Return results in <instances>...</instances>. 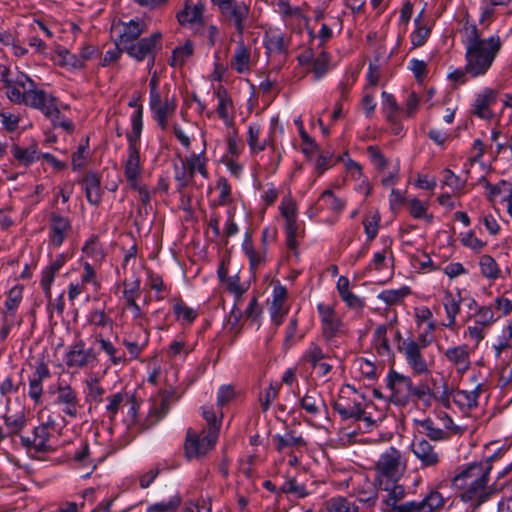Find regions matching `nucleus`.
Returning <instances> with one entry per match:
<instances>
[{
    "instance_id": "nucleus-1",
    "label": "nucleus",
    "mask_w": 512,
    "mask_h": 512,
    "mask_svg": "<svg viewBox=\"0 0 512 512\" xmlns=\"http://www.w3.org/2000/svg\"><path fill=\"white\" fill-rule=\"evenodd\" d=\"M492 459L473 462L463 466L452 479L459 499L475 510L496 494L494 484H489Z\"/></svg>"
},
{
    "instance_id": "nucleus-45",
    "label": "nucleus",
    "mask_w": 512,
    "mask_h": 512,
    "mask_svg": "<svg viewBox=\"0 0 512 512\" xmlns=\"http://www.w3.org/2000/svg\"><path fill=\"white\" fill-rule=\"evenodd\" d=\"M126 399L127 394L122 392H117L106 397L108 403L105 406V412L110 422H113L115 420V417L119 412L120 407L126 402Z\"/></svg>"
},
{
    "instance_id": "nucleus-36",
    "label": "nucleus",
    "mask_w": 512,
    "mask_h": 512,
    "mask_svg": "<svg viewBox=\"0 0 512 512\" xmlns=\"http://www.w3.org/2000/svg\"><path fill=\"white\" fill-rule=\"evenodd\" d=\"M300 406L307 413L317 415L320 412V407L325 406V402L319 392L316 390H309L300 399Z\"/></svg>"
},
{
    "instance_id": "nucleus-49",
    "label": "nucleus",
    "mask_w": 512,
    "mask_h": 512,
    "mask_svg": "<svg viewBox=\"0 0 512 512\" xmlns=\"http://www.w3.org/2000/svg\"><path fill=\"white\" fill-rule=\"evenodd\" d=\"M4 423L7 428V436H13L18 434L26 425V418L23 413L15 415H4Z\"/></svg>"
},
{
    "instance_id": "nucleus-17",
    "label": "nucleus",
    "mask_w": 512,
    "mask_h": 512,
    "mask_svg": "<svg viewBox=\"0 0 512 512\" xmlns=\"http://www.w3.org/2000/svg\"><path fill=\"white\" fill-rule=\"evenodd\" d=\"M498 95V90L485 88L482 93L476 95L472 114L483 120H491L494 117L491 107L497 102Z\"/></svg>"
},
{
    "instance_id": "nucleus-30",
    "label": "nucleus",
    "mask_w": 512,
    "mask_h": 512,
    "mask_svg": "<svg viewBox=\"0 0 512 512\" xmlns=\"http://www.w3.org/2000/svg\"><path fill=\"white\" fill-rule=\"evenodd\" d=\"M251 52L242 38L238 41L234 55L231 58L230 65L237 73L243 74L250 70Z\"/></svg>"
},
{
    "instance_id": "nucleus-40",
    "label": "nucleus",
    "mask_w": 512,
    "mask_h": 512,
    "mask_svg": "<svg viewBox=\"0 0 512 512\" xmlns=\"http://www.w3.org/2000/svg\"><path fill=\"white\" fill-rule=\"evenodd\" d=\"M320 209H328L337 214L341 213L345 207V201L338 198L332 190H324L318 198Z\"/></svg>"
},
{
    "instance_id": "nucleus-23",
    "label": "nucleus",
    "mask_w": 512,
    "mask_h": 512,
    "mask_svg": "<svg viewBox=\"0 0 512 512\" xmlns=\"http://www.w3.org/2000/svg\"><path fill=\"white\" fill-rule=\"evenodd\" d=\"M51 375L50 369L47 363L42 359L37 362L35 367V371L32 374V377L29 379V397L34 401L35 404H39L41 402V396L43 393V385L42 382L44 379L49 378Z\"/></svg>"
},
{
    "instance_id": "nucleus-12",
    "label": "nucleus",
    "mask_w": 512,
    "mask_h": 512,
    "mask_svg": "<svg viewBox=\"0 0 512 512\" xmlns=\"http://www.w3.org/2000/svg\"><path fill=\"white\" fill-rule=\"evenodd\" d=\"M445 504V499L437 490H431L421 501H408L394 506L387 512H435Z\"/></svg>"
},
{
    "instance_id": "nucleus-32",
    "label": "nucleus",
    "mask_w": 512,
    "mask_h": 512,
    "mask_svg": "<svg viewBox=\"0 0 512 512\" xmlns=\"http://www.w3.org/2000/svg\"><path fill=\"white\" fill-rule=\"evenodd\" d=\"M408 404L412 402L423 401L429 403L431 397H436L434 389L430 388L426 382L420 381L415 385L412 379H409L408 386Z\"/></svg>"
},
{
    "instance_id": "nucleus-13",
    "label": "nucleus",
    "mask_w": 512,
    "mask_h": 512,
    "mask_svg": "<svg viewBox=\"0 0 512 512\" xmlns=\"http://www.w3.org/2000/svg\"><path fill=\"white\" fill-rule=\"evenodd\" d=\"M134 133H127L128 156L124 164V174L127 180L138 178L141 173L139 128L134 127Z\"/></svg>"
},
{
    "instance_id": "nucleus-15",
    "label": "nucleus",
    "mask_w": 512,
    "mask_h": 512,
    "mask_svg": "<svg viewBox=\"0 0 512 512\" xmlns=\"http://www.w3.org/2000/svg\"><path fill=\"white\" fill-rule=\"evenodd\" d=\"M317 310L320 315L322 337L326 342H330L341 333L343 323L331 306L320 303Z\"/></svg>"
},
{
    "instance_id": "nucleus-46",
    "label": "nucleus",
    "mask_w": 512,
    "mask_h": 512,
    "mask_svg": "<svg viewBox=\"0 0 512 512\" xmlns=\"http://www.w3.org/2000/svg\"><path fill=\"white\" fill-rule=\"evenodd\" d=\"M410 293V288L403 286L400 289L384 290L378 295V298L382 300L386 305L393 306L400 304L403 299Z\"/></svg>"
},
{
    "instance_id": "nucleus-21",
    "label": "nucleus",
    "mask_w": 512,
    "mask_h": 512,
    "mask_svg": "<svg viewBox=\"0 0 512 512\" xmlns=\"http://www.w3.org/2000/svg\"><path fill=\"white\" fill-rule=\"evenodd\" d=\"M205 5L201 1L192 4L190 0H186L183 8L177 12L176 19L181 26L187 25H204Z\"/></svg>"
},
{
    "instance_id": "nucleus-59",
    "label": "nucleus",
    "mask_w": 512,
    "mask_h": 512,
    "mask_svg": "<svg viewBox=\"0 0 512 512\" xmlns=\"http://www.w3.org/2000/svg\"><path fill=\"white\" fill-rule=\"evenodd\" d=\"M193 347L187 345L186 341L184 339H176L171 342L169 347L166 350V355L170 359L176 358L181 353L188 355L190 352H192Z\"/></svg>"
},
{
    "instance_id": "nucleus-34",
    "label": "nucleus",
    "mask_w": 512,
    "mask_h": 512,
    "mask_svg": "<svg viewBox=\"0 0 512 512\" xmlns=\"http://www.w3.org/2000/svg\"><path fill=\"white\" fill-rule=\"evenodd\" d=\"M95 342L100 344L101 350L109 356L113 365L124 364L127 362L125 352L116 348L109 340L105 339L101 333L95 336Z\"/></svg>"
},
{
    "instance_id": "nucleus-63",
    "label": "nucleus",
    "mask_w": 512,
    "mask_h": 512,
    "mask_svg": "<svg viewBox=\"0 0 512 512\" xmlns=\"http://www.w3.org/2000/svg\"><path fill=\"white\" fill-rule=\"evenodd\" d=\"M329 54L322 51L314 60L312 71L315 74V78H321L328 70Z\"/></svg>"
},
{
    "instance_id": "nucleus-39",
    "label": "nucleus",
    "mask_w": 512,
    "mask_h": 512,
    "mask_svg": "<svg viewBox=\"0 0 512 512\" xmlns=\"http://www.w3.org/2000/svg\"><path fill=\"white\" fill-rule=\"evenodd\" d=\"M169 409L170 403L164 401L163 398H160L159 403L155 402L153 407L150 409L144 423L142 424V429H148L155 425L168 413Z\"/></svg>"
},
{
    "instance_id": "nucleus-5",
    "label": "nucleus",
    "mask_w": 512,
    "mask_h": 512,
    "mask_svg": "<svg viewBox=\"0 0 512 512\" xmlns=\"http://www.w3.org/2000/svg\"><path fill=\"white\" fill-rule=\"evenodd\" d=\"M163 35L160 31L153 32L147 37L139 38L132 45L124 50L131 58L138 62L148 60V68L152 69L155 65L156 55L162 49Z\"/></svg>"
},
{
    "instance_id": "nucleus-20",
    "label": "nucleus",
    "mask_w": 512,
    "mask_h": 512,
    "mask_svg": "<svg viewBox=\"0 0 512 512\" xmlns=\"http://www.w3.org/2000/svg\"><path fill=\"white\" fill-rule=\"evenodd\" d=\"M50 432L45 426H37L33 431V438L21 437L22 445L28 449H33L36 453H50L55 448L50 444Z\"/></svg>"
},
{
    "instance_id": "nucleus-52",
    "label": "nucleus",
    "mask_w": 512,
    "mask_h": 512,
    "mask_svg": "<svg viewBox=\"0 0 512 512\" xmlns=\"http://www.w3.org/2000/svg\"><path fill=\"white\" fill-rule=\"evenodd\" d=\"M175 169V180L177 182V192L180 195L181 202H184V198L186 197V188L188 186H193L195 184L194 178H189L190 176L186 173V170H180L178 165H174Z\"/></svg>"
},
{
    "instance_id": "nucleus-56",
    "label": "nucleus",
    "mask_w": 512,
    "mask_h": 512,
    "mask_svg": "<svg viewBox=\"0 0 512 512\" xmlns=\"http://www.w3.org/2000/svg\"><path fill=\"white\" fill-rule=\"evenodd\" d=\"M140 280H136L132 283V287L130 289H124L123 297L126 301L128 307L132 308L136 314H140V307L136 303V299L140 295Z\"/></svg>"
},
{
    "instance_id": "nucleus-31",
    "label": "nucleus",
    "mask_w": 512,
    "mask_h": 512,
    "mask_svg": "<svg viewBox=\"0 0 512 512\" xmlns=\"http://www.w3.org/2000/svg\"><path fill=\"white\" fill-rule=\"evenodd\" d=\"M272 442L279 453H283L288 448H303L307 445L304 438L300 435L296 436L292 430L287 431L285 435H274Z\"/></svg>"
},
{
    "instance_id": "nucleus-9",
    "label": "nucleus",
    "mask_w": 512,
    "mask_h": 512,
    "mask_svg": "<svg viewBox=\"0 0 512 512\" xmlns=\"http://www.w3.org/2000/svg\"><path fill=\"white\" fill-rule=\"evenodd\" d=\"M332 407L343 420L354 419L365 421L368 425L374 424L372 417L366 414L362 402L345 396L343 390L340 392L338 399L332 403Z\"/></svg>"
},
{
    "instance_id": "nucleus-7",
    "label": "nucleus",
    "mask_w": 512,
    "mask_h": 512,
    "mask_svg": "<svg viewBox=\"0 0 512 512\" xmlns=\"http://www.w3.org/2000/svg\"><path fill=\"white\" fill-rule=\"evenodd\" d=\"M219 12L220 20L228 26H233L237 36L242 38L250 15L249 5L233 0Z\"/></svg>"
},
{
    "instance_id": "nucleus-22",
    "label": "nucleus",
    "mask_w": 512,
    "mask_h": 512,
    "mask_svg": "<svg viewBox=\"0 0 512 512\" xmlns=\"http://www.w3.org/2000/svg\"><path fill=\"white\" fill-rule=\"evenodd\" d=\"M470 353L468 345L462 344L446 349L444 357L453 367H455L458 374L463 375L469 370L471 365Z\"/></svg>"
},
{
    "instance_id": "nucleus-29",
    "label": "nucleus",
    "mask_w": 512,
    "mask_h": 512,
    "mask_svg": "<svg viewBox=\"0 0 512 512\" xmlns=\"http://www.w3.org/2000/svg\"><path fill=\"white\" fill-rule=\"evenodd\" d=\"M415 29L411 33V43L413 48L423 46L431 34V25L425 18L424 11L422 10L414 20Z\"/></svg>"
},
{
    "instance_id": "nucleus-41",
    "label": "nucleus",
    "mask_w": 512,
    "mask_h": 512,
    "mask_svg": "<svg viewBox=\"0 0 512 512\" xmlns=\"http://www.w3.org/2000/svg\"><path fill=\"white\" fill-rule=\"evenodd\" d=\"M13 157L21 164L29 166L33 162L39 159L37 145L32 144L27 148H21L18 145H13L11 150Z\"/></svg>"
},
{
    "instance_id": "nucleus-2",
    "label": "nucleus",
    "mask_w": 512,
    "mask_h": 512,
    "mask_svg": "<svg viewBox=\"0 0 512 512\" xmlns=\"http://www.w3.org/2000/svg\"><path fill=\"white\" fill-rule=\"evenodd\" d=\"M463 30L465 32L463 44L468 75L471 78L484 76L502 48L501 38L499 35L482 38L477 25L470 24L468 17Z\"/></svg>"
},
{
    "instance_id": "nucleus-18",
    "label": "nucleus",
    "mask_w": 512,
    "mask_h": 512,
    "mask_svg": "<svg viewBox=\"0 0 512 512\" xmlns=\"http://www.w3.org/2000/svg\"><path fill=\"white\" fill-rule=\"evenodd\" d=\"M472 381L475 383V387L471 391L467 390H452L451 396L452 401L462 411H471L478 406V399L482 391L484 390V383L477 381V376L472 377Z\"/></svg>"
},
{
    "instance_id": "nucleus-50",
    "label": "nucleus",
    "mask_w": 512,
    "mask_h": 512,
    "mask_svg": "<svg viewBox=\"0 0 512 512\" xmlns=\"http://www.w3.org/2000/svg\"><path fill=\"white\" fill-rule=\"evenodd\" d=\"M22 301V287L14 286L9 290L8 297L5 301V313L9 317L15 318V312Z\"/></svg>"
},
{
    "instance_id": "nucleus-53",
    "label": "nucleus",
    "mask_w": 512,
    "mask_h": 512,
    "mask_svg": "<svg viewBox=\"0 0 512 512\" xmlns=\"http://www.w3.org/2000/svg\"><path fill=\"white\" fill-rule=\"evenodd\" d=\"M409 213L415 219H425L428 223L433 221V215L427 214V205L417 198L409 201Z\"/></svg>"
},
{
    "instance_id": "nucleus-27",
    "label": "nucleus",
    "mask_w": 512,
    "mask_h": 512,
    "mask_svg": "<svg viewBox=\"0 0 512 512\" xmlns=\"http://www.w3.org/2000/svg\"><path fill=\"white\" fill-rule=\"evenodd\" d=\"M50 242L59 247L63 244L67 232L71 229L70 221L67 217L61 216L56 212L50 214Z\"/></svg>"
},
{
    "instance_id": "nucleus-37",
    "label": "nucleus",
    "mask_w": 512,
    "mask_h": 512,
    "mask_svg": "<svg viewBox=\"0 0 512 512\" xmlns=\"http://www.w3.org/2000/svg\"><path fill=\"white\" fill-rule=\"evenodd\" d=\"M193 53V42L188 39L182 46H178L173 50L172 56L169 59V65L172 67H183Z\"/></svg>"
},
{
    "instance_id": "nucleus-44",
    "label": "nucleus",
    "mask_w": 512,
    "mask_h": 512,
    "mask_svg": "<svg viewBox=\"0 0 512 512\" xmlns=\"http://www.w3.org/2000/svg\"><path fill=\"white\" fill-rule=\"evenodd\" d=\"M328 512H359V507L345 497H333L326 502Z\"/></svg>"
},
{
    "instance_id": "nucleus-55",
    "label": "nucleus",
    "mask_w": 512,
    "mask_h": 512,
    "mask_svg": "<svg viewBox=\"0 0 512 512\" xmlns=\"http://www.w3.org/2000/svg\"><path fill=\"white\" fill-rule=\"evenodd\" d=\"M260 126L250 125L248 127L247 143L252 152L258 153L266 148L267 141L259 142Z\"/></svg>"
},
{
    "instance_id": "nucleus-3",
    "label": "nucleus",
    "mask_w": 512,
    "mask_h": 512,
    "mask_svg": "<svg viewBox=\"0 0 512 512\" xmlns=\"http://www.w3.org/2000/svg\"><path fill=\"white\" fill-rule=\"evenodd\" d=\"M25 105L39 109L53 124V127H61L67 133L74 131V124L71 120L62 117L57 107V99L52 95H48L44 90L36 87L25 90Z\"/></svg>"
},
{
    "instance_id": "nucleus-11",
    "label": "nucleus",
    "mask_w": 512,
    "mask_h": 512,
    "mask_svg": "<svg viewBox=\"0 0 512 512\" xmlns=\"http://www.w3.org/2000/svg\"><path fill=\"white\" fill-rule=\"evenodd\" d=\"M53 393L55 395L54 404L61 407L62 413L76 418L78 410L81 408L77 391L70 384L58 383Z\"/></svg>"
},
{
    "instance_id": "nucleus-62",
    "label": "nucleus",
    "mask_w": 512,
    "mask_h": 512,
    "mask_svg": "<svg viewBox=\"0 0 512 512\" xmlns=\"http://www.w3.org/2000/svg\"><path fill=\"white\" fill-rule=\"evenodd\" d=\"M380 216L375 213L371 217H365L363 219L364 230L367 235L368 241H372L376 238L379 229Z\"/></svg>"
},
{
    "instance_id": "nucleus-47",
    "label": "nucleus",
    "mask_w": 512,
    "mask_h": 512,
    "mask_svg": "<svg viewBox=\"0 0 512 512\" xmlns=\"http://www.w3.org/2000/svg\"><path fill=\"white\" fill-rule=\"evenodd\" d=\"M141 95L137 94V96H133V98L128 102V106L131 108H135L134 113L131 116V131L129 133H134V127L139 128L138 135L142 134L143 129V105L140 103Z\"/></svg>"
},
{
    "instance_id": "nucleus-19",
    "label": "nucleus",
    "mask_w": 512,
    "mask_h": 512,
    "mask_svg": "<svg viewBox=\"0 0 512 512\" xmlns=\"http://www.w3.org/2000/svg\"><path fill=\"white\" fill-rule=\"evenodd\" d=\"M149 106L153 112L154 120L162 130H166L168 127V120L174 115L177 108L175 98L169 99L168 97H165L164 101H162L161 96L149 99Z\"/></svg>"
},
{
    "instance_id": "nucleus-24",
    "label": "nucleus",
    "mask_w": 512,
    "mask_h": 512,
    "mask_svg": "<svg viewBox=\"0 0 512 512\" xmlns=\"http://www.w3.org/2000/svg\"><path fill=\"white\" fill-rule=\"evenodd\" d=\"M411 448L414 455L420 460L421 467H434L440 461L439 454L436 452L435 447L424 438H415L411 444Z\"/></svg>"
},
{
    "instance_id": "nucleus-57",
    "label": "nucleus",
    "mask_w": 512,
    "mask_h": 512,
    "mask_svg": "<svg viewBox=\"0 0 512 512\" xmlns=\"http://www.w3.org/2000/svg\"><path fill=\"white\" fill-rule=\"evenodd\" d=\"M173 312L177 319L182 318L187 323H192L198 316V313L194 309L186 306L182 300L174 304Z\"/></svg>"
},
{
    "instance_id": "nucleus-48",
    "label": "nucleus",
    "mask_w": 512,
    "mask_h": 512,
    "mask_svg": "<svg viewBox=\"0 0 512 512\" xmlns=\"http://www.w3.org/2000/svg\"><path fill=\"white\" fill-rule=\"evenodd\" d=\"M374 342L377 353L381 356L390 355L391 348L387 338V326L380 325L374 331Z\"/></svg>"
},
{
    "instance_id": "nucleus-64",
    "label": "nucleus",
    "mask_w": 512,
    "mask_h": 512,
    "mask_svg": "<svg viewBox=\"0 0 512 512\" xmlns=\"http://www.w3.org/2000/svg\"><path fill=\"white\" fill-rule=\"evenodd\" d=\"M181 504V498L179 496L172 497L167 502H159L150 505L147 508V512H167L178 508Z\"/></svg>"
},
{
    "instance_id": "nucleus-4",
    "label": "nucleus",
    "mask_w": 512,
    "mask_h": 512,
    "mask_svg": "<svg viewBox=\"0 0 512 512\" xmlns=\"http://www.w3.org/2000/svg\"><path fill=\"white\" fill-rule=\"evenodd\" d=\"M407 464L402 453L395 447H389L375 463V485L392 484L399 481L406 471Z\"/></svg>"
},
{
    "instance_id": "nucleus-38",
    "label": "nucleus",
    "mask_w": 512,
    "mask_h": 512,
    "mask_svg": "<svg viewBox=\"0 0 512 512\" xmlns=\"http://www.w3.org/2000/svg\"><path fill=\"white\" fill-rule=\"evenodd\" d=\"M329 358L330 356L323 351L318 343L311 342L303 353L301 360L315 369L320 362Z\"/></svg>"
},
{
    "instance_id": "nucleus-6",
    "label": "nucleus",
    "mask_w": 512,
    "mask_h": 512,
    "mask_svg": "<svg viewBox=\"0 0 512 512\" xmlns=\"http://www.w3.org/2000/svg\"><path fill=\"white\" fill-rule=\"evenodd\" d=\"M398 351L404 355L405 360L415 375H427L430 373V367L433 364L432 360H427L422 352V348H419L418 343H414V340L409 338L404 341H400L397 344Z\"/></svg>"
},
{
    "instance_id": "nucleus-35",
    "label": "nucleus",
    "mask_w": 512,
    "mask_h": 512,
    "mask_svg": "<svg viewBox=\"0 0 512 512\" xmlns=\"http://www.w3.org/2000/svg\"><path fill=\"white\" fill-rule=\"evenodd\" d=\"M443 304L448 318V323L445 326L453 328L456 325V316L460 312V293L454 296L450 291H446Z\"/></svg>"
},
{
    "instance_id": "nucleus-14",
    "label": "nucleus",
    "mask_w": 512,
    "mask_h": 512,
    "mask_svg": "<svg viewBox=\"0 0 512 512\" xmlns=\"http://www.w3.org/2000/svg\"><path fill=\"white\" fill-rule=\"evenodd\" d=\"M410 376L401 374L391 368L387 375V388L390 390L389 400L400 407L408 405V382Z\"/></svg>"
},
{
    "instance_id": "nucleus-51",
    "label": "nucleus",
    "mask_w": 512,
    "mask_h": 512,
    "mask_svg": "<svg viewBox=\"0 0 512 512\" xmlns=\"http://www.w3.org/2000/svg\"><path fill=\"white\" fill-rule=\"evenodd\" d=\"M418 425L421 427V432L424 433L431 440L439 441L443 440L447 437L446 432L435 426V423L432 419L427 418L423 421H419Z\"/></svg>"
},
{
    "instance_id": "nucleus-10",
    "label": "nucleus",
    "mask_w": 512,
    "mask_h": 512,
    "mask_svg": "<svg viewBox=\"0 0 512 512\" xmlns=\"http://www.w3.org/2000/svg\"><path fill=\"white\" fill-rule=\"evenodd\" d=\"M281 215L285 219L286 245L292 250L295 256H298L297 232L299 225L297 223L296 203L290 198H283L279 206Z\"/></svg>"
},
{
    "instance_id": "nucleus-60",
    "label": "nucleus",
    "mask_w": 512,
    "mask_h": 512,
    "mask_svg": "<svg viewBox=\"0 0 512 512\" xmlns=\"http://www.w3.org/2000/svg\"><path fill=\"white\" fill-rule=\"evenodd\" d=\"M203 418L208 425V433H213L214 437H218V432L221 425V420H218L215 411L212 407H203Z\"/></svg>"
},
{
    "instance_id": "nucleus-16",
    "label": "nucleus",
    "mask_w": 512,
    "mask_h": 512,
    "mask_svg": "<svg viewBox=\"0 0 512 512\" xmlns=\"http://www.w3.org/2000/svg\"><path fill=\"white\" fill-rule=\"evenodd\" d=\"M96 358L94 349H85V342L80 339L71 345L65 354V364L68 368L82 369L94 362Z\"/></svg>"
},
{
    "instance_id": "nucleus-25",
    "label": "nucleus",
    "mask_w": 512,
    "mask_h": 512,
    "mask_svg": "<svg viewBox=\"0 0 512 512\" xmlns=\"http://www.w3.org/2000/svg\"><path fill=\"white\" fill-rule=\"evenodd\" d=\"M122 26L123 30L115 40V45L123 47L124 50L146 32V24L140 19H132L127 23H122Z\"/></svg>"
},
{
    "instance_id": "nucleus-54",
    "label": "nucleus",
    "mask_w": 512,
    "mask_h": 512,
    "mask_svg": "<svg viewBox=\"0 0 512 512\" xmlns=\"http://www.w3.org/2000/svg\"><path fill=\"white\" fill-rule=\"evenodd\" d=\"M87 385V401L94 403H101L103 401V395L105 394L104 388L100 385L97 378H93L86 381Z\"/></svg>"
},
{
    "instance_id": "nucleus-28",
    "label": "nucleus",
    "mask_w": 512,
    "mask_h": 512,
    "mask_svg": "<svg viewBox=\"0 0 512 512\" xmlns=\"http://www.w3.org/2000/svg\"><path fill=\"white\" fill-rule=\"evenodd\" d=\"M85 188L87 201L92 205H98L101 202V177L97 172L88 171L80 181Z\"/></svg>"
},
{
    "instance_id": "nucleus-42",
    "label": "nucleus",
    "mask_w": 512,
    "mask_h": 512,
    "mask_svg": "<svg viewBox=\"0 0 512 512\" xmlns=\"http://www.w3.org/2000/svg\"><path fill=\"white\" fill-rule=\"evenodd\" d=\"M479 266L481 274L485 278L495 280L500 277L501 270L492 256L488 254L482 255L479 259Z\"/></svg>"
},
{
    "instance_id": "nucleus-26",
    "label": "nucleus",
    "mask_w": 512,
    "mask_h": 512,
    "mask_svg": "<svg viewBox=\"0 0 512 512\" xmlns=\"http://www.w3.org/2000/svg\"><path fill=\"white\" fill-rule=\"evenodd\" d=\"M288 292L285 286L275 285L273 289V300L270 308L272 322L278 327L282 325L289 308L285 306Z\"/></svg>"
},
{
    "instance_id": "nucleus-58",
    "label": "nucleus",
    "mask_w": 512,
    "mask_h": 512,
    "mask_svg": "<svg viewBox=\"0 0 512 512\" xmlns=\"http://www.w3.org/2000/svg\"><path fill=\"white\" fill-rule=\"evenodd\" d=\"M265 45L270 52L284 53L287 51V44L285 43L283 34L267 35Z\"/></svg>"
},
{
    "instance_id": "nucleus-33",
    "label": "nucleus",
    "mask_w": 512,
    "mask_h": 512,
    "mask_svg": "<svg viewBox=\"0 0 512 512\" xmlns=\"http://www.w3.org/2000/svg\"><path fill=\"white\" fill-rule=\"evenodd\" d=\"M378 489L384 490L388 492L386 499H384V504L386 505V510L390 511L394 506H399V501L403 500L406 493L403 485L398 484V481H393L392 484L383 483L382 485H377Z\"/></svg>"
},
{
    "instance_id": "nucleus-43",
    "label": "nucleus",
    "mask_w": 512,
    "mask_h": 512,
    "mask_svg": "<svg viewBox=\"0 0 512 512\" xmlns=\"http://www.w3.org/2000/svg\"><path fill=\"white\" fill-rule=\"evenodd\" d=\"M55 62L62 67H71L74 69H83L85 64L79 56L71 53L67 49H59L56 51Z\"/></svg>"
},
{
    "instance_id": "nucleus-8",
    "label": "nucleus",
    "mask_w": 512,
    "mask_h": 512,
    "mask_svg": "<svg viewBox=\"0 0 512 512\" xmlns=\"http://www.w3.org/2000/svg\"><path fill=\"white\" fill-rule=\"evenodd\" d=\"M217 438L213 433L202 432V435L197 434L195 430L189 428L186 432V439L184 442V452L188 460L193 458H201L211 451Z\"/></svg>"
},
{
    "instance_id": "nucleus-61",
    "label": "nucleus",
    "mask_w": 512,
    "mask_h": 512,
    "mask_svg": "<svg viewBox=\"0 0 512 512\" xmlns=\"http://www.w3.org/2000/svg\"><path fill=\"white\" fill-rule=\"evenodd\" d=\"M377 489L378 486H375V483L373 485H369L368 490L359 489L356 493L358 500L366 504L368 507H374L378 499Z\"/></svg>"
}]
</instances>
